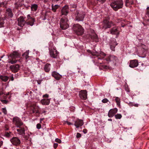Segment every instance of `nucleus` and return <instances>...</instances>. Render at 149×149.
I'll list each match as a JSON object with an SVG mask.
<instances>
[{
    "mask_svg": "<svg viewBox=\"0 0 149 149\" xmlns=\"http://www.w3.org/2000/svg\"><path fill=\"white\" fill-rule=\"evenodd\" d=\"M49 95L48 94H46L44 95L43 96V97H46V98H48L49 97Z\"/></svg>",
    "mask_w": 149,
    "mask_h": 149,
    "instance_id": "obj_55",
    "label": "nucleus"
},
{
    "mask_svg": "<svg viewBox=\"0 0 149 149\" xmlns=\"http://www.w3.org/2000/svg\"><path fill=\"white\" fill-rule=\"evenodd\" d=\"M98 1L100 2L101 4H103L106 1V0H97Z\"/></svg>",
    "mask_w": 149,
    "mask_h": 149,
    "instance_id": "obj_49",
    "label": "nucleus"
},
{
    "mask_svg": "<svg viewBox=\"0 0 149 149\" xmlns=\"http://www.w3.org/2000/svg\"><path fill=\"white\" fill-rule=\"evenodd\" d=\"M20 66L19 65L16 64L10 65L9 68L11 71L14 73L17 72L19 70Z\"/></svg>",
    "mask_w": 149,
    "mask_h": 149,
    "instance_id": "obj_17",
    "label": "nucleus"
},
{
    "mask_svg": "<svg viewBox=\"0 0 149 149\" xmlns=\"http://www.w3.org/2000/svg\"><path fill=\"white\" fill-rule=\"evenodd\" d=\"M101 69H109L110 68V67L109 66H107L106 65H102L101 66V67L100 68Z\"/></svg>",
    "mask_w": 149,
    "mask_h": 149,
    "instance_id": "obj_40",
    "label": "nucleus"
},
{
    "mask_svg": "<svg viewBox=\"0 0 149 149\" xmlns=\"http://www.w3.org/2000/svg\"><path fill=\"white\" fill-rule=\"evenodd\" d=\"M44 119V118H40V123H41L42 121V120H43Z\"/></svg>",
    "mask_w": 149,
    "mask_h": 149,
    "instance_id": "obj_64",
    "label": "nucleus"
},
{
    "mask_svg": "<svg viewBox=\"0 0 149 149\" xmlns=\"http://www.w3.org/2000/svg\"><path fill=\"white\" fill-rule=\"evenodd\" d=\"M94 56H95V57L94 62L95 63L102 64L104 63L105 60L103 59L106 56L105 54L103 52H101L100 54L97 52L91 53Z\"/></svg>",
    "mask_w": 149,
    "mask_h": 149,
    "instance_id": "obj_1",
    "label": "nucleus"
},
{
    "mask_svg": "<svg viewBox=\"0 0 149 149\" xmlns=\"http://www.w3.org/2000/svg\"><path fill=\"white\" fill-rule=\"evenodd\" d=\"M4 23V19L1 18H0V25H2Z\"/></svg>",
    "mask_w": 149,
    "mask_h": 149,
    "instance_id": "obj_44",
    "label": "nucleus"
},
{
    "mask_svg": "<svg viewBox=\"0 0 149 149\" xmlns=\"http://www.w3.org/2000/svg\"><path fill=\"white\" fill-rule=\"evenodd\" d=\"M70 8H76L77 7V4L75 3H72L70 5Z\"/></svg>",
    "mask_w": 149,
    "mask_h": 149,
    "instance_id": "obj_41",
    "label": "nucleus"
},
{
    "mask_svg": "<svg viewBox=\"0 0 149 149\" xmlns=\"http://www.w3.org/2000/svg\"><path fill=\"white\" fill-rule=\"evenodd\" d=\"M115 117L116 119H120L122 117V115L120 114H117L115 115Z\"/></svg>",
    "mask_w": 149,
    "mask_h": 149,
    "instance_id": "obj_38",
    "label": "nucleus"
},
{
    "mask_svg": "<svg viewBox=\"0 0 149 149\" xmlns=\"http://www.w3.org/2000/svg\"><path fill=\"white\" fill-rule=\"evenodd\" d=\"M21 54L17 51H14L11 53L8 56L9 58L8 60V63L13 64L17 63V60L13 59L20 57Z\"/></svg>",
    "mask_w": 149,
    "mask_h": 149,
    "instance_id": "obj_3",
    "label": "nucleus"
},
{
    "mask_svg": "<svg viewBox=\"0 0 149 149\" xmlns=\"http://www.w3.org/2000/svg\"><path fill=\"white\" fill-rule=\"evenodd\" d=\"M68 20L67 17H62L60 20V27L63 30H65L68 28L69 24L68 22Z\"/></svg>",
    "mask_w": 149,
    "mask_h": 149,
    "instance_id": "obj_7",
    "label": "nucleus"
},
{
    "mask_svg": "<svg viewBox=\"0 0 149 149\" xmlns=\"http://www.w3.org/2000/svg\"><path fill=\"white\" fill-rule=\"evenodd\" d=\"M26 127L25 125L22 126L17 129V134L20 135L24 136L25 135V128Z\"/></svg>",
    "mask_w": 149,
    "mask_h": 149,
    "instance_id": "obj_14",
    "label": "nucleus"
},
{
    "mask_svg": "<svg viewBox=\"0 0 149 149\" xmlns=\"http://www.w3.org/2000/svg\"><path fill=\"white\" fill-rule=\"evenodd\" d=\"M81 137V135L79 133H77V134L76 137L77 138H80Z\"/></svg>",
    "mask_w": 149,
    "mask_h": 149,
    "instance_id": "obj_50",
    "label": "nucleus"
},
{
    "mask_svg": "<svg viewBox=\"0 0 149 149\" xmlns=\"http://www.w3.org/2000/svg\"><path fill=\"white\" fill-rule=\"evenodd\" d=\"M50 99H42L41 101V103L42 105H48L50 103Z\"/></svg>",
    "mask_w": 149,
    "mask_h": 149,
    "instance_id": "obj_28",
    "label": "nucleus"
},
{
    "mask_svg": "<svg viewBox=\"0 0 149 149\" xmlns=\"http://www.w3.org/2000/svg\"><path fill=\"white\" fill-rule=\"evenodd\" d=\"M9 127L8 125H5L4 126V130L6 131L8 130H9Z\"/></svg>",
    "mask_w": 149,
    "mask_h": 149,
    "instance_id": "obj_43",
    "label": "nucleus"
},
{
    "mask_svg": "<svg viewBox=\"0 0 149 149\" xmlns=\"http://www.w3.org/2000/svg\"><path fill=\"white\" fill-rule=\"evenodd\" d=\"M36 127L38 129H40L41 127V125L40 123H38L36 125Z\"/></svg>",
    "mask_w": 149,
    "mask_h": 149,
    "instance_id": "obj_48",
    "label": "nucleus"
},
{
    "mask_svg": "<svg viewBox=\"0 0 149 149\" xmlns=\"http://www.w3.org/2000/svg\"><path fill=\"white\" fill-rule=\"evenodd\" d=\"M79 96L82 100H86L87 98V91L86 90H81L79 93Z\"/></svg>",
    "mask_w": 149,
    "mask_h": 149,
    "instance_id": "obj_15",
    "label": "nucleus"
},
{
    "mask_svg": "<svg viewBox=\"0 0 149 149\" xmlns=\"http://www.w3.org/2000/svg\"><path fill=\"white\" fill-rule=\"evenodd\" d=\"M52 76L57 80H59L62 77V75L56 71H53L52 73Z\"/></svg>",
    "mask_w": 149,
    "mask_h": 149,
    "instance_id": "obj_22",
    "label": "nucleus"
},
{
    "mask_svg": "<svg viewBox=\"0 0 149 149\" xmlns=\"http://www.w3.org/2000/svg\"><path fill=\"white\" fill-rule=\"evenodd\" d=\"M139 65L137 60L134 59L130 61L129 66L132 68H134L137 67Z\"/></svg>",
    "mask_w": 149,
    "mask_h": 149,
    "instance_id": "obj_19",
    "label": "nucleus"
},
{
    "mask_svg": "<svg viewBox=\"0 0 149 149\" xmlns=\"http://www.w3.org/2000/svg\"><path fill=\"white\" fill-rule=\"evenodd\" d=\"M42 81V79H40L37 81V82L38 84H40L41 83Z\"/></svg>",
    "mask_w": 149,
    "mask_h": 149,
    "instance_id": "obj_52",
    "label": "nucleus"
},
{
    "mask_svg": "<svg viewBox=\"0 0 149 149\" xmlns=\"http://www.w3.org/2000/svg\"><path fill=\"white\" fill-rule=\"evenodd\" d=\"M127 25V24H124V25L122 24L121 26L123 27L125 26H126Z\"/></svg>",
    "mask_w": 149,
    "mask_h": 149,
    "instance_id": "obj_61",
    "label": "nucleus"
},
{
    "mask_svg": "<svg viewBox=\"0 0 149 149\" xmlns=\"http://www.w3.org/2000/svg\"><path fill=\"white\" fill-rule=\"evenodd\" d=\"M102 102L103 103H105L109 102V100L107 99L104 98L102 100Z\"/></svg>",
    "mask_w": 149,
    "mask_h": 149,
    "instance_id": "obj_45",
    "label": "nucleus"
},
{
    "mask_svg": "<svg viewBox=\"0 0 149 149\" xmlns=\"http://www.w3.org/2000/svg\"><path fill=\"white\" fill-rule=\"evenodd\" d=\"M58 52L56 49H52L50 51L49 54L51 57L56 58L57 57Z\"/></svg>",
    "mask_w": 149,
    "mask_h": 149,
    "instance_id": "obj_21",
    "label": "nucleus"
},
{
    "mask_svg": "<svg viewBox=\"0 0 149 149\" xmlns=\"http://www.w3.org/2000/svg\"><path fill=\"white\" fill-rule=\"evenodd\" d=\"M73 29L75 34L78 36H81L84 33V28L78 24H74Z\"/></svg>",
    "mask_w": 149,
    "mask_h": 149,
    "instance_id": "obj_5",
    "label": "nucleus"
},
{
    "mask_svg": "<svg viewBox=\"0 0 149 149\" xmlns=\"http://www.w3.org/2000/svg\"><path fill=\"white\" fill-rule=\"evenodd\" d=\"M51 65L49 63H47L44 66V70L46 72H48L50 70Z\"/></svg>",
    "mask_w": 149,
    "mask_h": 149,
    "instance_id": "obj_27",
    "label": "nucleus"
},
{
    "mask_svg": "<svg viewBox=\"0 0 149 149\" xmlns=\"http://www.w3.org/2000/svg\"><path fill=\"white\" fill-rule=\"evenodd\" d=\"M10 141L13 146H19L21 143L20 139L17 137L13 136Z\"/></svg>",
    "mask_w": 149,
    "mask_h": 149,
    "instance_id": "obj_11",
    "label": "nucleus"
},
{
    "mask_svg": "<svg viewBox=\"0 0 149 149\" xmlns=\"http://www.w3.org/2000/svg\"><path fill=\"white\" fill-rule=\"evenodd\" d=\"M55 141L59 143H61V140L58 138L56 139L55 140Z\"/></svg>",
    "mask_w": 149,
    "mask_h": 149,
    "instance_id": "obj_47",
    "label": "nucleus"
},
{
    "mask_svg": "<svg viewBox=\"0 0 149 149\" xmlns=\"http://www.w3.org/2000/svg\"><path fill=\"white\" fill-rule=\"evenodd\" d=\"M29 51H26L22 55V56L23 57L25 58V59L26 60L27 58L29 57Z\"/></svg>",
    "mask_w": 149,
    "mask_h": 149,
    "instance_id": "obj_34",
    "label": "nucleus"
},
{
    "mask_svg": "<svg viewBox=\"0 0 149 149\" xmlns=\"http://www.w3.org/2000/svg\"><path fill=\"white\" fill-rule=\"evenodd\" d=\"M97 0H91V4L93 5H95L98 3Z\"/></svg>",
    "mask_w": 149,
    "mask_h": 149,
    "instance_id": "obj_37",
    "label": "nucleus"
},
{
    "mask_svg": "<svg viewBox=\"0 0 149 149\" xmlns=\"http://www.w3.org/2000/svg\"><path fill=\"white\" fill-rule=\"evenodd\" d=\"M3 142L2 141H0V147L2 145Z\"/></svg>",
    "mask_w": 149,
    "mask_h": 149,
    "instance_id": "obj_58",
    "label": "nucleus"
},
{
    "mask_svg": "<svg viewBox=\"0 0 149 149\" xmlns=\"http://www.w3.org/2000/svg\"><path fill=\"white\" fill-rule=\"evenodd\" d=\"M52 11L54 12H55L56 11L57 9L59 8V6L57 5H54L52 4Z\"/></svg>",
    "mask_w": 149,
    "mask_h": 149,
    "instance_id": "obj_32",
    "label": "nucleus"
},
{
    "mask_svg": "<svg viewBox=\"0 0 149 149\" xmlns=\"http://www.w3.org/2000/svg\"><path fill=\"white\" fill-rule=\"evenodd\" d=\"M118 109L116 108L112 109L109 110L108 115L109 117H112L118 111Z\"/></svg>",
    "mask_w": 149,
    "mask_h": 149,
    "instance_id": "obj_20",
    "label": "nucleus"
},
{
    "mask_svg": "<svg viewBox=\"0 0 149 149\" xmlns=\"http://www.w3.org/2000/svg\"><path fill=\"white\" fill-rule=\"evenodd\" d=\"M118 44L116 43V41L111 42L110 43V48L111 50L113 51H115V47Z\"/></svg>",
    "mask_w": 149,
    "mask_h": 149,
    "instance_id": "obj_29",
    "label": "nucleus"
},
{
    "mask_svg": "<svg viewBox=\"0 0 149 149\" xmlns=\"http://www.w3.org/2000/svg\"><path fill=\"white\" fill-rule=\"evenodd\" d=\"M31 109L32 111V113H36V116H39L40 113L39 111L40 109L38 106L36 105V104H32L31 107Z\"/></svg>",
    "mask_w": 149,
    "mask_h": 149,
    "instance_id": "obj_10",
    "label": "nucleus"
},
{
    "mask_svg": "<svg viewBox=\"0 0 149 149\" xmlns=\"http://www.w3.org/2000/svg\"><path fill=\"white\" fill-rule=\"evenodd\" d=\"M25 17L23 16H20L18 19V25L20 27H23L26 24V21L25 20Z\"/></svg>",
    "mask_w": 149,
    "mask_h": 149,
    "instance_id": "obj_18",
    "label": "nucleus"
},
{
    "mask_svg": "<svg viewBox=\"0 0 149 149\" xmlns=\"http://www.w3.org/2000/svg\"><path fill=\"white\" fill-rule=\"evenodd\" d=\"M146 14L149 17V7H148L147 8V11Z\"/></svg>",
    "mask_w": 149,
    "mask_h": 149,
    "instance_id": "obj_46",
    "label": "nucleus"
},
{
    "mask_svg": "<svg viewBox=\"0 0 149 149\" xmlns=\"http://www.w3.org/2000/svg\"><path fill=\"white\" fill-rule=\"evenodd\" d=\"M11 134V132H4V136L8 138L10 136Z\"/></svg>",
    "mask_w": 149,
    "mask_h": 149,
    "instance_id": "obj_35",
    "label": "nucleus"
},
{
    "mask_svg": "<svg viewBox=\"0 0 149 149\" xmlns=\"http://www.w3.org/2000/svg\"><path fill=\"white\" fill-rule=\"evenodd\" d=\"M58 146V144L57 143H54V149H56Z\"/></svg>",
    "mask_w": 149,
    "mask_h": 149,
    "instance_id": "obj_51",
    "label": "nucleus"
},
{
    "mask_svg": "<svg viewBox=\"0 0 149 149\" xmlns=\"http://www.w3.org/2000/svg\"><path fill=\"white\" fill-rule=\"evenodd\" d=\"M3 103H5V104H7L8 102V101L6 100H3Z\"/></svg>",
    "mask_w": 149,
    "mask_h": 149,
    "instance_id": "obj_60",
    "label": "nucleus"
},
{
    "mask_svg": "<svg viewBox=\"0 0 149 149\" xmlns=\"http://www.w3.org/2000/svg\"><path fill=\"white\" fill-rule=\"evenodd\" d=\"M135 107H137L138 106V105L137 104H133V106Z\"/></svg>",
    "mask_w": 149,
    "mask_h": 149,
    "instance_id": "obj_59",
    "label": "nucleus"
},
{
    "mask_svg": "<svg viewBox=\"0 0 149 149\" xmlns=\"http://www.w3.org/2000/svg\"><path fill=\"white\" fill-rule=\"evenodd\" d=\"M102 25V29L106 30L107 29L111 28L112 26H114V24L112 21L105 19L103 20Z\"/></svg>",
    "mask_w": 149,
    "mask_h": 149,
    "instance_id": "obj_6",
    "label": "nucleus"
},
{
    "mask_svg": "<svg viewBox=\"0 0 149 149\" xmlns=\"http://www.w3.org/2000/svg\"><path fill=\"white\" fill-rule=\"evenodd\" d=\"M65 123H67V124H68L69 125H72V123H71L70 122H68V121H65Z\"/></svg>",
    "mask_w": 149,
    "mask_h": 149,
    "instance_id": "obj_56",
    "label": "nucleus"
},
{
    "mask_svg": "<svg viewBox=\"0 0 149 149\" xmlns=\"http://www.w3.org/2000/svg\"><path fill=\"white\" fill-rule=\"evenodd\" d=\"M27 19L26 20V24L32 26L35 22V19L31 17L30 14L27 15Z\"/></svg>",
    "mask_w": 149,
    "mask_h": 149,
    "instance_id": "obj_13",
    "label": "nucleus"
},
{
    "mask_svg": "<svg viewBox=\"0 0 149 149\" xmlns=\"http://www.w3.org/2000/svg\"><path fill=\"white\" fill-rule=\"evenodd\" d=\"M140 46L141 48L143 49V51H147V49L146 48V46L143 44H141Z\"/></svg>",
    "mask_w": 149,
    "mask_h": 149,
    "instance_id": "obj_36",
    "label": "nucleus"
},
{
    "mask_svg": "<svg viewBox=\"0 0 149 149\" xmlns=\"http://www.w3.org/2000/svg\"><path fill=\"white\" fill-rule=\"evenodd\" d=\"M6 16L8 18H11L13 16V13L10 8H8L6 10Z\"/></svg>",
    "mask_w": 149,
    "mask_h": 149,
    "instance_id": "obj_25",
    "label": "nucleus"
},
{
    "mask_svg": "<svg viewBox=\"0 0 149 149\" xmlns=\"http://www.w3.org/2000/svg\"><path fill=\"white\" fill-rule=\"evenodd\" d=\"M69 12V7L67 5L64 6L62 8L61 12V15H64L65 17H67V15Z\"/></svg>",
    "mask_w": 149,
    "mask_h": 149,
    "instance_id": "obj_16",
    "label": "nucleus"
},
{
    "mask_svg": "<svg viewBox=\"0 0 149 149\" xmlns=\"http://www.w3.org/2000/svg\"><path fill=\"white\" fill-rule=\"evenodd\" d=\"M133 3V0H126L125 5L126 7L129 6Z\"/></svg>",
    "mask_w": 149,
    "mask_h": 149,
    "instance_id": "obj_31",
    "label": "nucleus"
},
{
    "mask_svg": "<svg viewBox=\"0 0 149 149\" xmlns=\"http://www.w3.org/2000/svg\"><path fill=\"white\" fill-rule=\"evenodd\" d=\"M123 0H116L112 1L110 4V6L113 10L117 11L118 9L123 8Z\"/></svg>",
    "mask_w": 149,
    "mask_h": 149,
    "instance_id": "obj_2",
    "label": "nucleus"
},
{
    "mask_svg": "<svg viewBox=\"0 0 149 149\" xmlns=\"http://www.w3.org/2000/svg\"><path fill=\"white\" fill-rule=\"evenodd\" d=\"M90 38L94 42H97L99 41V38L97 34L95 33L90 35Z\"/></svg>",
    "mask_w": 149,
    "mask_h": 149,
    "instance_id": "obj_24",
    "label": "nucleus"
},
{
    "mask_svg": "<svg viewBox=\"0 0 149 149\" xmlns=\"http://www.w3.org/2000/svg\"><path fill=\"white\" fill-rule=\"evenodd\" d=\"M3 94V91L2 90H0V96L2 95Z\"/></svg>",
    "mask_w": 149,
    "mask_h": 149,
    "instance_id": "obj_57",
    "label": "nucleus"
},
{
    "mask_svg": "<svg viewBox=\"0 0 149 149\" xmlns=\"http://www.w3.org/2000/svg\"><path fill=\"white\" fill-rule=\"evenodd\" d=\"M83 132L84 134H86L87 133V130L86 129H84L83 130Z\"/></svg>",
    "mask_w": 149,
    "mask_h": 149,
    "instance_id": "obj_54",
    "label": "nucleus"
},
{
    "mask_svg": "<svg viewBox=\"0 0 149 149\" xmlns=\"http://www.w3.org/2000/svg\"><path fill=\"white\" fill-rule=\"evenodd\" d=\"M84 124V122L82 120L77 119L74 123V125L77 128H78Z\"/></svg>",
    "mask_w": 149,
    "mask_h": 149,
    "instance_id": "obj_23",
    "label": "nucleus"
},
{
    "mask_svg": "<svg viewBox=\"0 0 149 149\" xmlns=\"http://www.w3.org/2000/svg\"><path fill=\"white\" fill-rule=\"evenodd\" d=\"M143 23L144 26L149 25V19H148L145 20Z\"/></svg>",
    "mask_w": 149,
    "mask_h": 149,
    "instance_id": "obj_39",
    "label": "nucleus"
},
{
    "mask_svg": "<svg viewBox=\"0 0 149 149\" xmlns=\"http://www.w3.org/2000/svg\"><path fill=\"white\" fill-rule=\"evenodd\" d=\"M1 110L5 115L7 114V111L6 108H2V109H1Z\"/></svg>",
    "mask_w": 149,
    "mask_h": 149,
    "instance_id": "obj_42",
    "label": "nucleus"
},
{
    "mask_svg": "<svg viewBox=\"0 0 149 149\" xmlns=\"http://www.w3.org/2000/svg\"><path fill=\"white\" fill-rule=\"evenodd\" d=\"M38 7V5L37 4L34 3L31 4V11H36L37 10Z\"/></svg>",
    "mask_w": 149,
    "mask_h": 149,
    "instance_id": "obj_30",
    "label": "nucleus"
},
{
    "mask_svg": "<svg viewBox=\"0 0 149 149\" xmlns=\"http://www.w3.org/2000/svg\"><path fill=\"white\" fill-rule=\"evenodd\" d=\"M11 79L12 81H13L14 80V78L13 77V75H12V77L11 78Z\"/></svg>",
    "mask_w": 149,
    "mask_h": 149,
    "instance_id": "obj_63",
    "label": "nucleus"
},
{
    "mask_svg": "<svg viewBox=\"0 0 149 149\" xmlns=\"http://www.w3.org/2000/svg\"><path fill=\"white\" fill-rule=\"evenodd\" d=\"M13 123L17 127H19L25 125L22 120L17 117H15L13 118Z\"/></svg>",
    "mask_w": 149,
    "mask_h": 149,
    "instance_id": "obj_9",
    "label": "nucleus"
},
{
    "mask_svg": "<svg viewBox=\"0 0 149 149\" xmlns=\"http://www.w3.org/2000/svg\"><path fill=\"white\" fill-rule=\"evenodd\" d=\"M134 103L132 102H130L128 103V105L130 106H133Z\"/></svg>",
    "mask_w": 149,
    "mask_h": 149,
    "instance_id": "obj_53",
    "label": "nucleus"
},
{
    "mask_svg": "<svg viewBox=\"0 0 149 149\" xmlns=\"http://www.w3.org/2000/svg\"><path fill=\"white\" fill-rule=\"evenodd\" d=\"M49 0H44V3H46V2H48Z\"/></svg>",
    "mask_w": 149,
    "mask_h": 149,
    "instance_id": "obj_62",
    "label": "nucleus"
},
{
    "mask_svg": "<svg viewBox=\"0 0 149 149\" xmlns=\"http://www.w3.org/2000/svg\"><path fill=\"white\" fill-rule=\"evenodd\" d=\"M113 100L115 101L117 105L119 107H120V98L114 96L113 98Z\"/></svg>",
    "mask_w": 149,
    "mask_h": 149,
    "instance_id": "obj_26",
    "label": "nucleus"
},
{
    "mask_svg": "<svg viewBox=\"0 0 149 149\" xmlns=\"http://www.w3.org/2000/svg\"><path fill=\"white\" fill-rule=\"evenodd\" d=\"M85 13L83 11H79L77 10L75 13V20L78 21H82L84 18Z\"/></svg>",
    "mask_w": 149,
    "mask_h": 149,
    "instance_id": "obj_8",
    "label": "nucleus"
},
{
    "mask_svg": "<svg viewBox=\"0 0 149 149\" xmlns=\"http://www.w3.org/2000/svg\"><path fill=\"white\" fill-rule=\"evenodd\" d=\"M110 34L112 35H116L117 36L120 34V31L118 26H115L110 29Z\"/></svg>",
    "mask_w": 149,
    "mask_h": 149,
    "instance_id": "obj_12",
    "label": "nucleus"
},
{
    "mask_svg": "<svg viewBox=\"0 0 149 149\" xmlns=\"http://www.w3.org/2000/svg\"><path fill=\"white\" fill-rule=\"evenodd\" d=\"M0 78L2 81L4 82L7 81L9 78L7 76H3L2 75L0 76Z\"/></svg>",
    "mask_w": 149,
    "mask_h": 149,
    "instance_id": "obj_33",
    "label": "nucleus"
},
{
    "mask_svg": "<svg viewBox=\"0 0 149 149\" xmlns=\"http://www.w3.org/2000/svg\"><path fill=\"white\" fill-rule=\"evenodd\" d=\"M105 60L108 63H110L111 66H115L118 62L117 57L113 55H110L106 57Z\"/></svg>",
    "mask_w": 149,
    "mask_h": 149,
    "instance_id": "obj_4",
    "label": "nucleus"
}]
</instances>
